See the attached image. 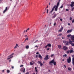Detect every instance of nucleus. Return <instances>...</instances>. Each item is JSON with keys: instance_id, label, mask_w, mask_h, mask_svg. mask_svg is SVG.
<instances>
[{"instance_id": "nucleus-1", "label": "nucleus", "mask_w": 74, "mask_h": 74, "mask_svg": "<svg viewBox=\"0 0 74 74\" xmlns=\"http://www.w3.org/2000/svg\"><path fill=\"white\" fill-rule=\"evenodd\" d=\"M51 63H53L54 66H56V62L55 61V60L53 59L51 61H50L49 62V64H51Z\"/></svg>"}, {"instance_id": "nucleus-2", "label": "nucleus", "mask_w": 74, "mask_h": 74, "mask_svg": "<svg viewBox=\"0 0 74 74\" xmlns=\"http://www.w3.org/2000/svg\"><path fill=\"white\" fill-rule=\"evenodd\" d=\"M58 6H58V5H57V6L55 5L52 9L51 11L50 12L51 13H52V12H53V10H54L55 8H58Z\"/></svg>"}, {"instance_id": "nucleus-3", "label": "nucleus", "mask_w": 74, "mask_h": 74, "mask_svg": "<svg viewBox=\"0 0 74 74\" xmlns=\"http://www.w3.org/2000/svg\"><path fill=\"white\" fill-rule=\"evenodd\" d=\"M71 58L70 57H69V59H67V62L68 63H69L71 62Z\"/></svg>"}, {"instance_id": "nucleus-4", "label": "nucleus", "mask_w": 74, "mask_h": 74, "mask_svg": "<svg viewBox=\"0 0 74 74\" xmlns=\"http://www.w3.org/2000/svg\"><path fill=\"white\" fill-rule=\"evenodd\" d=\"M63 49H64V51H66V49H68V48H67V47L64 46H63Z\"/></svg>"}, {"instance_id": "nucleus-5", "label": "nucleus", "mask_w": 74, "mask_h": 74, "mask_svg": "<svg viewBox=\"0 0 74 74\" xmlns=\"http://www.w3.org/2000/svg\"><path fill=\"white\" fill-rule=\"evenodd\" d=\"M71 4L70 5V6H71L72 7L74 6V1H72L71 2Z\"/></svg>"}, {"instance_id": "nucleus-6", "label": "nucleus", "mask_w": 74, "mask_h": 74, "mask_svg": "<svg viewBox=\"0 0 74 74\" xmlns=\"http://www.w3.org/2000/svg\"><path fill=\"white\" fill-rule=\"evenodd\" d=\"M48 59H49V58H48V55L46 56L44 58V60H47Z\"/></svg>"}, {"instance_id": "nucleus-7", "label": "nucleus", "mask_w": 74, "mask_h": 74, "mask_svg": "<svg viewBox=\"0 0 74 74\" xmlns=\"http://www.w3.org/2000/svg\"><path fill=\"white\" fill-rule=\"evenodd\" d=\"M63 27H62L59 29V30L58 31V32H62V31L63 30Z\"/></svg>"}, {"instance_id": "nucleus-8", "label": "nucleus", "mask_w": 74, "mask_h": 74, "mask_svg": "<svg viewBox=\"0 0 74 74\" xmlns=\"http://www.w3.org/2000/svg\"><path fill=\"white\" fill-rule=\"evenodd\" d=\"M73 31V29H71V30H68L67 31V33H71Z\"/></svg>"}, {"instance_id": "nucleus-9", "label": "nucleus", "mask_w": 74, "mask_h": 74, "mask_svg": "<svg viewBox=\"0 0 74 74\" xmlns=\"http://www.w3.org/2000/svg\"><path fill=\"white\" fill-rule=\"evenodd\" d=\"M38 63L40 64V66H42V65H43V64L40 61H38Z\"/></svg>"}, {"instance_id": "nucleus-10", "label": "nucleus", "mask_w": 74, "mask_h": 74, "mask_svg": "<svg viewBox=\"0 0 74 74\" xmlns=\"http://www.w3.org/2000/svg\"><path fill=\"white\" fill-rule=\"evenodd\" d=\"M35 62L34 61H33L32 62H30V64L31 65H33V64H34Z\"/></svg>"}, {"instance_id": "nucleus-11", "label": "nucleus", "mask_w": 74, "mask_h": 74, "mask_svg": "<svg viewBox=\"0 0 74 74\" xmlns=\"http://www.w3.org/2000/svg\"><path fill=\"white\" fill-rule=\"evenodd\" d=\"M12 58H13V56H12L11 55H10V56H9V58H8L7 59L8 60V59H10Z\"/></svg>"}, {"instance_id": "nucleus-12", "label": "nucleus", "mask_w": 74, "mask_h": 74, "mask_svg": "<svg viewBox=\"0 0 74 74\" xmlns=\"http://www.w3.org/2000/svg\"><path fill=\"white\" fill-rule=\"evenodd\" d=\"M72 64L74 66V57H73L72 58Z\"/></svg>"}, {"instance_id": "nucleus-13", "label": "nucleus", "mask_w": 74, "mask_h": 74, "mask_svg": "<svg viewBox=\"0 0 74 74\" xmlns=\"http://www.w3.org/2000/svg\"><path fill=\"white\" fill-rule=\"evenodd\" d=\"M35 71L36 73V74H37V73L38 72V70H37V67H35Z\"/></svg>"}, {"instance_id": "nucleus-14", "label": "nucleus", "mask_w": 74, "mask_h": 74, "mask_svg": "<svg viewBox=\"0 0 74 74\" xmlns=\"http://www.w3.org/2000/svg\"><path fill=\"white\" fill-rule=\"evenodd\" d=\"M38 58L40 59H41L42 58V56L40 54L38 55Z\"/></svg>"}, {"instance_id": "nucleus-15", "label": "nucleus", "mask_w": 74, "mask_h": 74, "mask_svg": "<svg viewBox=\"0 0 74 74\" xmlns=\"http://www.w3.org/2000/svg\"><path fill=\"white\" fill-rule=\"evenodd\" d=\"M74 51L73 50H71L70 51V53H73Z\"/></svg>"}, {"instance_id": "nucleus-16", "label": "nucleus", "mask_w": 74, "mask_h": 74, "mask_svg": "<svg viewBox=\"0 0 74 74\" xmlns=\"http://www.w3.org/2000/svg\"><path fill=\"white\" fill-rule=\"evenodd\" d=\"M58 47L59 49H61L62 48V46L60 45H58Z\"/></svg>"}, {"instance_id": "nucleus-17", "label": "nucleus", "mask_w": 74, "mask_h": 74, "mask_svg": "<svg viewBox=\"0 0 74 74\" xmlns=\"http://www.w3.org/2000/svg\"><path fill=\"white\" fill-rule=\"evenodd\" d=\"M66 45H70V44H69V41H67L66 42Z\"/></svg>"}, {"instance_id": "nucleus-18", "label": "nucleus", "mask_w": 74, "mask_h": 74, "mask_svg": "<svg viewBox=\"0 0 74 74\" xmlns=\"http://www.w3.org/2000/svg\"><path fill=\"white\" fill-rule=\"evenodd\" d=\"M18 47V44H16V45L14 47V49Z\"/></svg>"}, {"instance_id": "nucleus-19", "label": "nucleus", "mask_w": 74, "mask_h": 74, "mask_svg": "<svg viewBox=\"0 0 74 74\" xmlns=\"http://www.w3.org/2000/svg\"><path fill=\"white\" fill-rule=\"evenodd\" d=\"M72 35L71 34L68 35L67 36V37H71Z\"/></svg>"}, {"instance_id": "nucleus-20", "label": "nucleus", "mask_w": 74, "mask_h": 74, "mask_svg": "<svg viewBox=\"0 0 74 74\" xmlns=\"http://www.w3.org/2000/svg\"><path fill=\"white\" fill-rule=\"evenodd\" d=\"M47 46L48 47H51V44H47Z\"/></svg>"}, {"instance_id": "nucleus-21", "label": "nucleus", "mask_w": 74, "mask_h": 74, "mask_svg": "<svg viewBox=\"0 0 74 74\" xmlns=\"http://www.w3.org/2000/svg\"><path fill=\"white\" fill-rule=\"evenodd\" d=\"M71 69L70 68H69L68 69V71H71Z\"/></svg>"}, {"instance_id": "nucleus-22", "label": "nucleus", "mask_w": 74, "mask_h": 74, "mask_svg": "<svg viewBox=\"0 0 74 74\" xmlns=\"http://www.w3.org/2000/svg\"><path fill=\"white\" fill-rule=\"evenodd\" d=\"M26 49H29V46H27L25 47Z\"/></svg>"}, {"instance_id": "nucleus-23", "label": "nucleus", "mask_w": 74, "mask_h": 74, "mask_svg": "<svg viewBox=\"0 0 74 74\" xmlns=\"http://www.w3.org/2000/svg\"><path fill=\"white\" fill-rule=\"evenodd\" d=\"M58 8H56L55 9V11H58Z\"/></svg>"}, {"instance_id": "nucleus-24", "label": "nucleus", "mask_w": 74, "mask_h": 74, "mask_svg": "<svg viewBox=\"0 0 74 74\" xmlns=\"http://www.w3.org/2000/svg\"><path fill=\"white\" fill-rule=\"evenodd\" d=\"M57 14H55V15H54L53 16V18H55L56 16H57Z\"/></svg>"}, {"instance_id": "nucleus-25", "label": "nucleus", "mask_w": 74, "mask_h": 74, "mask_svg": "<svg viewBox=\"0 0 74 74\" xmlns=\"http://www.w3.org/2000/svg\"><path fill=\"white\" fill-rule=\"evenodd\" d=\"M67 53L69 54L70 53V51L68 50L66 51Z\"/></svg>"}, {"instance_id": "nucleus-26", "label": "nucleus", "mask_w": 74, "mask_h": 74, "mask_svg": "<svg viewBox=\"0 0 74 74\" xmlns=\"http://www.w3.org/2000/svg\"><path fill=\"white\" fill-rule=\"evenodd\" d=\"M69 43L70 44H71L72 43V42H73V41H69Z\"/></svg>"}, {"instance_id": "nucleus-27", "label": "nucleus", "mask_w": 74, "mask_h": 74, "mask_svg": "<svg viewBox=\"0 0 74 74\" xmlns=\"http://www.w3.org/2000/svg\"><path fill=\"white\" fill-rule=\"evenodd\" d=\"M71 11H74V7L73 8H71Z\"/></svg>"}, {"instance_id": "nucleus-28", "label": "nucleus", "mask_w": 74, "mask_h": 74, "mask_svg": "<svg viewBox=\"0 0 74 74\" xmlns=\"http://www.w3.org/2000/svg\"><path fill=\"white\" fill-rule=\"evenodd\" d=\"M71 45H72V47H74V43H72L71 44Z\"/></svg>"}, {"instance_id": "nucleus-29", "label": "nucleus", "mask_w": 74, "mask_h": 74, "mask_svg": "<svg viewBox=\"0 0 74 74\" xmlns=\"http://www.w3.org/2000/svg\"><path fill=\"white\" fill-rule=\"evenodd\" d=\"M62 34H60L59 35H58L57 36L58 37L59 36H62Z\"/></svg>"}, {"instance_id": "nucleus-30", "label": "nucleus", "mask_w": 74, "mask_h": 74, "mask_svg": "<svg viewBox=\"0 0 74 74\" xmlns=\"http://www.w3.org/2000/svg\"><path fill=\"white\" fill-rule=\"evenodd\" d=\"M63 56L64 57V56L65 57H67V54H65L64 55H63Z\"/></svg>"}, {"instance_id": "nucleus-31", "label": "nucleus", "mask_w": 74, "mask_h": 74, "mask_svg": "<svg viewBox=\"0 0 74 74\" xmlns=\"http://www.w3.org/2000/svg\"><path fill=\"white\" fill-rule=\"evenodd\" d=\"M59 3H60L59 2H58L57 3V5H58V6H59Z\"/></svg>"}, {"instance_id": "nucleus-32", "label": "nucleus", "mask_w": 74, "mask_h": 74, "mask_svg": "<svg viewBox=\"0 0 74 74\" xmlns=\"http://www.w3.org/2000/svg\"><path fill=\"white\" fill-rule=\"evenodd\" d=\"M7 73H10V71L9 70H7Z\"/></svg>"}, {"instance_id": "nucleus-33", "label": "nucleus", "mask_w": 74, "mask_h": 74, "mask_svg": "<svg viewBox=\"0 0 74 74\" xmlns=\"http://www.w3.org/2000/svg\"><path fill=\"white\" fill-rule=\"evenodd\" d=\"M54 54H52L51 56V57H52V56H54Z\"/></svg>"}, {"instance_id": "nucleus-34", "label": "nucleus", "mask_w": 74, "mask_h": 74, "mask_svg": "<svg viewBox=\"0 0 74 74\" xmlns=\"http://www.w3.org/2000/svg\"><path fill=\"white\" fill-rule=\"evenodd\" d=\"M8 10V7H6L5 10H6V11H7Z\"/></svg>"}, {"instance_id": "nucleus-35", "label": "nucleus", "mask_w": 74, "mask_h": 74, "mask_svg": "<svg viewBox=\"0 0 74 74\" xmlns=\"http://www.w3.org/2000/svg\"><path fill=\"white\" fill-rule=\"evenodd\" d=\"M27 40H27H28V38H26L25 40V41H26Z\"/></svg>"}, {"instance_id": "nucleus-36", "label": "nucleus", "mask_w": 74, "mask_h": 74, "mask_svg": "<svg viewBox=\"0 0 74 74\" xmlns=\"http://www.w3.org/2000/svg\"><path fill=\"white\" fill-rule=\"evenodd\" d=\"M49 11V10H48V9H47V14H48V13Z\"/></svg>"}, {"instance_id": "nucleus-37", "label": "nucleus", "mask_w": 74, "mask_h": 74, "mask_svg": "<svg viewBox=\"0 0 74 74\" xmlns=\"http://www.w3.org/2000/svg\"><path fill=\"white\" fill-rule=\"evenodd\" d=\"M72 23H74V19L72 20Z\"/></svg>"}, {"instance_id": "nucleus-38", "label": "nucleus", "mask_w": 74, "mask_h": 74, "mask_svg": "<svg viewBox=\"0 0 74 74\" xmlns=\"http://www.w3.org/2000/svg\"><path fill=\"white\" fill-rule=\"evenodd\" d=\"M7 11V10H5L3 12V13H5V12H6V11Z\"/></svg>"}, {"instance_id": "nucleus-39", "label": "nucleus", "mask_w": 74, "mask_h": 74, "mask_svg": "<svg viewBox=\"0 0 74 74\" xmlns=\"http://www.w3.org/2000/svg\"><path fill=\"white\" fill-rule=\"evenodd\" d=\"M63 7V5H62L61 7H60V8H62Z\"/></svg>"}, {"instance_id": "nucleus-40", "label": "nucleus", "mask_w": 74, "mask_h": 74, "mask_svg": "<svg viewBox=\"0 0 74 74\" xmlns=\"http://www.w3.org/2000/svg\"><path fill=\"white\" fill-rule=\"evenodd\" d=\"M23 73H25V68H24V69H23Z\"/></svg>"}, {"instance_id": "nucleus-41", "label": "nucleus", "mask_w": 74, "mask_h": 74, "mask_svg": "<svg viewBox=\"0 0 74 74\" xmlns=\"http://www.w3.org/2000/svg\"><path fill=\"white\" fill-rule=\"evenodd\" d=\"M63 42L64 43H66V41H65V40H64L63 41Z\"/></svg>"}, {"instance_id": "nucleus-42", "label": "nucleus", "mask_w": 74, "mask_h": 74, "mask_svg": "<svg viewBox=\"0 0 74 74\" xmlns=\"http://www.w3.org/2000/svg\"><path fill=\"white\" fill-rule=\"evenodd\" d=\"M37 41H38V40H36V41L34 42V43H36V42H37Z\"/></svg>"}, {"instance_id": "nucleus-43", "label": "nucleus", "mask_w": 74, "mask_h": 74, "mask_svg": "<svg viewBox=\"0 0 74 74\" xmlns=\"http://www.w3.org/2000/svg\"><path fill=\"white\" fill-rule=\"evenodd\" d=\"M48 45H46L45 46V48H47V47H48Z\"/></svg>"}, {"instance_id": "nucleus-44", "label": "nucleus", "mask_w": 74, "mask_h": 74, "mask_svg": "<svg viewBox=\"0 0 74 74\" xmlns=\"http://www.w3.org/2000/svg\"><path fill=\"white\" fill-rule=\"evenodd\" d=\"M49 49H50L49 48H48L47 49V51H48L49 50Z\"/></svg>"}, {"instance_id": "nucleus-45", "label": "nucleus", "mask_w": 74, "mask_h": 74, "mask_svg": "<svg viewBox=\"0 0 74 74\" xmlns=\"http://www.w3.org/2000/svg\"><path fill=\"white\" fill-rule=\"evenodd\" d=\"M36 58H38V55H36Z\"/></svg>"}, {"instance_id": "nucleus-46", "label": "nucleus", "mask_w": 74, "mask_h": 74, "mask_svg": "<svg viewBox=\"0 0 74 74\" xmlns=\"http://www.w3.org/2000/svg\"><path fill=\"white\" fill-rule=\"evenodd\" d=\"M23 65H21L20 66V67H23Z\"/></svg>"}, {"instance_id": "nucleus-47", "label": "nucleus", "mask_w": 74, "mask_h": 74, "mask_svg": "<svg viewBox=\"0 0 74 74\" xmlns=\"http://www.w3.org/2000/svg\"><path fill=\"white\" fill-rule=\"evenodd\" d=\"M64 67L65 69H66V66L65 65H64Z\"/></svg>"}, {"instance_id": "nucleus-48", "label": "nucleus", "mask_w": 74, "mask_h": 74, "mask_svg": "<svg viewBox=\"0 0 74 74\" xmlns=\"http://www.w3.org/2000/svg\"><path fill=\"white\" fill-rule=\"evenodd\" d=\"M70 20H72V17H70Z\"/></svg>"}, {"instance_id": "nucleus-49", "label": "nucleus", "mask_w": 74, "mask_h": 74, "mask_svg": "<svg viewBox=\"0 0 74 74\" xmlns=\"http://www.w3.org/2000/svg\"><path fill=\"white\" fill-rule=\"evenodd\" d=\"M29 72H27L25 74H29Z\"/></svg>"}, {"instance_id": "nucleus-50", "label": "nucleus", "mask_w": 74, "mask_h": 74, "mask_svg": "<svg viewBox=\"0 0 74 74\" xmlns=\"http://www.w3.org/2000/svg\"><path fill=\"white\" fill-rule=\"evenodd\" d=\"M35 47H36V48H38V46L37 45H36Z\"/></svg>"}, {"instance_id": "nucleus-51", "label": "nucleus", "mask_w": 74, "mask_h": 74, "mask_svg": "<svg viewBox=\"0 0 74 74\" xmlns=\"http://www.w3.org/2000/svg\"><path fill=\"white\" fill-rule=\"evenodd\" d=\"M56 23H55L54 24V25L55 26L56 25Z\"/></svg>"}, {"instance_id": "nucleus-52", "label": "nucleus", "mask_w": 74, "mask_h": 74, "mask_svg": "<svg viewBox=\"0 0 74 74\" xmlns=\"http://www.w3.org/2000/svg\"><path fill=\"white\" fill-rule=\"evenodd\" d=\"M21 71H23V69H21Z\"/></svg>"}, {"instance_id": "nucleus-53", "label": "nucleus", "mask_w": 74, "mask_h": 74, "mask_svg": "<svg viewBox=\"0 0 74 74\" xmlns=\"http://www.w3.org/2000/svg\"><path fill=\"white\" fill-rule=\"evenodd\" d=\"M66 11H69V9H66Z\"/></svg>"}, {"instance_id": "nucleus-54", "label": "nucleus", "mask_w": 74, "mask_h": 74, "mask_svg": "<svg viewBox=\"0 0 74 74\" xmlns=\"http://www.w3.org/2000/svg\"><path fill=\"white\" fill-rule=\"evenodd\" d=\"M39 54V53H38V52H37L36 53V54Z\"/></svg>"}, {"instance_id": "nucleus-55", "label": "nucleus", "mask_w": 74, "mask_h": 74, "mask_svg": "<svg viewBox=\"0 0 74 74\" xmlns=\"http://www.w3.org/2000/svg\"><path fill=\"white\" fill-rule=\"evenodd\" d=\"M62 61H63V62H64V59H63L62 60Z\"/></svg>"}, {"instance_id": "nucleus-56", "label": "nucleus", "mask_w": 74, "mask_h": 74, "mask_svg": "<svg viewBox=\"0 0 74 74\" xmlns=\"http://www.w3.org/2000/svg\"><path fill=\"white\" fill-rule=\"evenodd\" d=\"M14 66H12V69H14Z\"/></svg>"}, {"instance_id": "nucleus-57", "label": "nucleus", "mask_w": 74, "mask_h": 74, "mask_svg": "<svg viewBox=\"0 0 74 74\" xmlns=\"http://www.w3.org/2000/svg\"><path fill=\"white\" fill-rule=\"evenodd\" d=\"M60 21H62V18H61L60 19Z\"/></svg>"}, {"instance_id": "nucleus-58", "label": "nucleus", "mask_w": 74, "mask_h": 74, "mask_svg": "<svg viewBox=\"0 0 74 74\" xmlns=\"http://www.w3.org/2000/svg\"><path fill=\"white\" fill-rule=\"evenodd\" d=\"M68 25H70V23H68Z\"/></svg>"}, {"instance_id": "nucleus-59", "label": "nucleus", "mask_w": 74, "mask_h": 74, "mask_svg": "<svg viewBox=\"0 0 74 74\" xmlns=\"http://www.w3.org/2000/svg\"><path fill=\"white\" fill-rule=\"evenodd\" d=\"M69 41H71V39H69Z\"/></svg>"}, {"instance_id": "nucleus-60", "label": "nucleus", "mask_w": 74, "mask_h": 74, "mask_svg": "<svg viewBox=\"0 0 74 74\" xmlns=\"http://www.w3.org/2000/svg\"><path fill=\"white\" fill-rule=\"evenodd\" d=\"M4 72V70H3L2 72L3 73Z\"/></svg>"}, {"instance_id": "nucleus-61", "label": "nucleus", "mask_w": 74, "mask_h": 74, "mask_svg": "<svg viewBox=\"0 0 74 74\" xmlns=\"http://www.w3.org/2000/svg\"><path fill=\"white\" fill-rule=\"evenodd\" d=\"M14 53H12L11 55H12H12H14Z\"/></svg>"}, {"instance_id": "nucleus-62", "label": "nucleus", "mask_w": 74, "mask_h": 74, "mask_svg": "<svg viewBox=\"0 0 74 74\" xmlns=\"http://www.w3.org/2000/svg\"><path fill=\"white\" fill-rule=\"evenodd\" d=\"M29 29H30L29 28H28L27 30H29Z\"/></svg>"}, {"instance_id": "nucleus-63", "label": "nucleus", "mask_w": 74, "mask_h": 74, "mask_svg": "<svg viewBox=\"0 0 74 74\" xmlns=\"http://www.w3.org/2000/svg\"><path fill=\"white\" fill-rule=\"evenodd\" d=\"M25 32H26V31L25 30L24 31V33H25Z\"/></svg>"}, {"instance_id": "nucleus-64", "label": "nucleus", "mask_w": 74, "mask_h": 74, "mask_svg": "<svg viewBox=\"0 0 74 74\" xmlns=\"http://www.w3.org/2000/svg\"><path fill=\"white\" fill-rule=\"evenodd\" d=\"M11 60H9V62H11Z\"/></svg>"}]
</instances>
